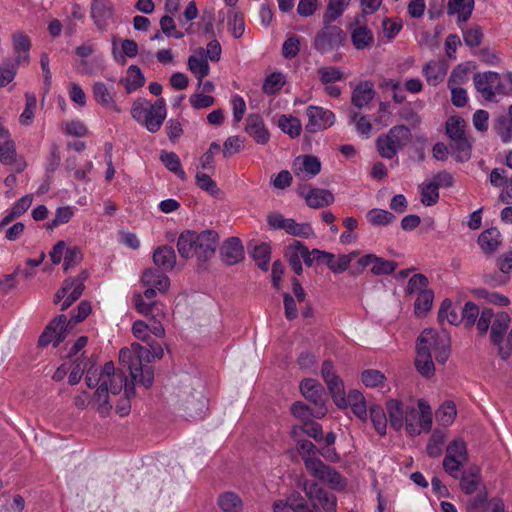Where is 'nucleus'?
<instances>
[{
	"mask_svg": "<svg viewBox=\"0 0 512 512\" xmlns=\"http://www.w3.org/2000/svg\"><path fill=\"white\" fill-rule=\"evenodd\" d=\"M85 381L89 388L96 387L91 404L102 417H107L112 410L109 394L117 395L121 392L125 384V374L115 370L113 362H107L100 370L89 368Z\"/></svg>",
	"mask_w": 512,
	"mask_h": 512,
	"instance_id": "nucleus-1",
	"label": "nucleus"
},
{
	"mask_svg": "<svg viewBox=\"0 0 512 512\" xmlns=\"http://www.w3.org/2000/svg\"><path fill=\"white\" fill-rule=\"evenodd\" d=\"M148 348L139 343L131 344L130 348H122L119 352V361L127 365L134 382L146 388L152 386L154 381V369L150 363L154 359H161L164 355L162 346L149 340Z\"/></svg>",
	"mask_w": 512,
	"mask_h": 512,
	"instance_id": "nucleus-2",
	"label": "nucleus"
},
{
	"mask_svg": "<svg viewBox=\"0 0 512 512\" xmlns=\"http://www.w3.org/2000/svg\"><path fill=\"white\" fill-rule=\"evenodd\" d=\"M218 240V233L214 230H204L200 233L187 230L178 237V253L184 259L195 256L198 260L206 262L214 255Z\"/></svg>",
	"mask_w": 512,
	"mask_h": 512,
	"instance_id": "nucleus-3",
	"label": "nucleus"
},
{
	"mask_svg": "<svg viewBox=\"0 0 512 512\" xmlns=\"http://www.w3.org/2000/svg\"><path fill=\"white\" fill-rule=\"evenodd\" d=\"M424 348L438 363H445L450 356V338L445 333H438L433 329H425L417 338L416 348Z\"/></svg>",
	"mask_w": 512,
	"mask_h": 512,
	"instance_id": "nucleus-4",
	"label": "nucleus"
},
{
	"mask_svg": "<svg viewBox=\"0 0 512 512\" xmlns=\"http://www.w3.org/2000/svg\"><path fill=\"white\" fill-rule=\"evenodd\" d=\"M473 82L476 90L487 101H494L497 95L508 94L507 88L498 72L485 71L475 73Z\"/></svg>",
	"mask_w": 512,
	"mask_h": 512,
	"instance_id": "nucleus-5",
	"label": "nucleus"
},
{
	"mask_svg": "<svg viewBox=\"0 0 512 512\" xmlns=\"http://www.w3.org/2000/svg\"><path fill=\"white\" fill-rule=\"evenodd\" d=\"M345 40L346 33L340 27L323 24L314 38L313 46L319 53L325 54L343 46Z\"/></svg>",
	"mask_w": 512,
	"mask_h": 512,
	"instance_id": "nucleus-6",
	"label": "nucleus"
},
{
	"mask_svg": "<svg viewBox=\"0 0 512 512\" xmlns=\"http://www.w3.org/2000/svg\"><path fill=\"white\" fill-rule=\"evenodd\" d=\"M90 14L94 25L101 32H106L117 24L116 9L112 0H92Z\"/></svg>",
	"mask_w": 512,
	"mask_h": 512,
	"instance_id": "nucleus-7",
	"label": "nucleus"
},
{
	"mask_svg": "<svg viewBox=\"0 0 512 512\" xmlns=\"http://www.w3.org/2000/svg\"><path fill=\"white\" fill-rule=\"evenodd\" d=\"M305 468L313 477L326 482L334 490H342L346 486L341 474L320 459H305Z\"/></svg>",
	"mask_w": 512,
	"mask_h": 512,
	"instance_id": "nucleus-8",
	"label": "nucleus"
},
{
	"mask_svg": "<svg viewBox=\"0 0 512 512\" xmlns=\"http://www.w3.org/2000/svg\"><path fill=\"white\" fill-rule=\"evenodd\" d=\"M321 375L331 393L332 399L337 407L343 409L347 407L344 385L342 380L336 374L333 363L330 360L323 362Z\"/></svg>",
	"mask_w": 512,
	"mask_h": 512,
	"instance_id": "nucleus-9",
	"label": "nucleus"
},
{
	"mask_svg": "<svg viewBox=\"0 0 512 512\" xmlns=\"http://www.w3.org/2000/svg\"><path fill=\"white\" fill-rule=\"evenodd\" d=\"M409 131L389 130L387 134L379 136L376 143L379 154L383 158H393L397 151L407 143Z\"/></svg>",
	"mask_w": 512,
	"mask_h": 512,
	"instance_id": "nucleus-10",
	"label": "nucleus"
},
{
	"mask_svg": "<svg viewBox=\"0 0 512 512\" xmlns=\"http://www.w3.org/2000/svg\"><path fill=\"white\" fill-rule=\"evenodd\" d=\"M300 391L302 395L316 407V418H322L327 413L326 393L324 387L315 379H304L300 383Z\"/></svg>",
	"mask_w": 512,
	"mask_h": 512,
	"instance_id": "nucleus-11",
	"label": "nucleus"
},
{
	"mask_svg": "<svg viewBox=\"0 0 512 512\" xmlns=\"http://www.w3.org/2000/svg\"><path fill=\"white\" fill-rule=\"evenodd\" d=\"M304 492L314 507L321 506L325 512L336 511V496L325 491L318 483L306 482Z\"/></svg>",
	"mask_w": 512,
	"mask_h": 512,
	"instance_id": "nucleus-12",
	"label": "nucleus"
},
{
	"mask_svg": "<svg viewBox=\"0 0 512 512\" xmlns=\"http://www.w3.org/2000/svg\"><path fill=\"white\" fill-rule=\"evenodd\" d=\"M178 397L189 417L197 418L206 409V399L202 392L194 393L190 384L184 385V389L179 392Z\"/></svg>",
	"mask_w": 512,
	"mask_h": 512,
	"instance_id": "nucleus-13",
	"label": "nucleus"
},
{
	"mask_svg": "<svg viewBox=\"0 0 512 512\" xmlns=\"http://www.w3.org/2000/svg\"><path fill=\"white\" fill-rule=\"evenodd\" d=\"M449 137V149L457 162H466L471 158L472 144L465 130H446Z\"/></svg>",
	"mask_w": 512,
	"mask_h": 512,
	"instance_id": "nucleus-14",
	"label": "nucleus"
},
{
	"mask_svg": "<svg viewBox=\"0 0 512 512\" xmlns=\"http://www.w3.org/2000/svg\"><path fill=\"white\" fill-rule=\"evenodd\" d=\"M66 322L67 318L65 315L55 317L39 337L38 344L46 347L52 343L53 346L57 347L65 339Z\"/></svg>",
	"mask_w": 512,
	"mask_h": 512,
	"instance_id": "nucleus-15",
	"label": "nucleus"
},
{
	"mask_svg": "<svg viewBox=\"0 0 512 512\" xmlns=\"http://www.w3.org/2000/svg\"><path fill=\"white\" fill-rule=\"evenodd\" d=\"M292 171L300 180H308L320 173L321 162L316 156L300 155L294 160Z\"/></svg>",
	"mask_w": 512,
	"mask_h": 512,
	"instance_id": "nucleus-16",
	"label": "nucleus"
},
{
	"mask_svg": "<svg viewBox=\"0 0 512 512\" xmlns=\"http://www.w3.org/2000/svg\"><path fill=\"white\" fill-rule=\"evenodd\" d=\"M299 195L305 199V202L309 207L314 209L329 206L334 202V195L327 189H307L303 186L299 190Z\"/></svg>",
	"mask_w": 512,
	"mask_h": 512,
	"instance_id": "nucleus-17",
	"label": "nucleus"
},
{
	"mask_svg": "<svg viewBox=\"0 0 512 512\" xmlns=\"http://www.w3.org/2000/svg\"><path fill=\"white\" fill-rule=\"evenodd\" d=\"M11 40L14 53L13 61L20 65H29L30 50L32 48L30 37L22 31H17L12 34Z\"/></svg>",
	"mask_w": 512,
	"mask_h": 512,
	"instance_id": "nucleus-18",
	"label": "nucleus"
},
{
	"mask_svg": "<svg viewBox=\"0 0 512 512\" xmlns=\"http://www.w3.org/2000/svg\"><path fill=\"white\" fill-rule=\"evenodd\" d=\"M220 257L227 265H235L244 259V248L239 238L230 237L220 248Z\"/></svg>",
	"mask_w": 512,
	"mask_h": 512,
	"instance_id": "nucleus-19",
	"label": "nucleus"
},
{
	"mask_svg": "<svg viewBox=\"0 0 512 512\" xmlns=\"http://www.w3.org/2000/svg\"><path fill=\"white\" fill-rule=\"evenodd\" d=\"M306 114L309 120L306 128H329L334 125L335 115L328 109L319 106H309Z\"/></svg>",
	"mask_w": 512,
	"mask_h": 512,
	"instance_id": "nucleus-20",
	"label": "nucleus"
},
{
	"mask_svg": "<svg viewBox=\"0 0 512 512\" xmlns=\"http://www.w3.org/2000/svg\"><path fill=\"white\" fill-rule=\"evenodd\" d=\"M0 162L4 165L14 166L17 173L22 172L27 164L24 160H18L14 141L7 140L0 143Z\"/></svg>",
	"mask_w": 512,
	"mask_h": 512,
	"instance_id": "nucleus-21",
	"label": "nucleus"
},
{
	"mask_svg": "<svg viewBox=\"0 0 512 512\" xmlns=\"http://www.w3.org/2000/svg\"><path fill=\"white\" fill-rule=\"evenodd\" d=\"M448 71L445 61L431 60L427 62L422 69V73L429 85L437 86L444 79Z\"/></svg>",
	"mask_w": 512,
	"mask_h": 512,
	"instance_id": "nucleus-22",
	"label": "nucleus"
},
{
	"mask_svg": "<svg viewBox=\"0 0 512 512\" xmlns=\"http://www.w3.org/2000/svg\"><path fill=\"white\" fill-rule=\"evenodd\" d=\"M141 281L144 286L154 287L159 292H166L170 285L169 277L156 268L146 269L143 272Z\"/></svg>",
	"mask_w": 512,
	"mask_h": 512,
	"instance_id": "nucleus-23",
	"label": "nucleus"
},
{
	"mask_svg": "<svg viewBox=\"0 0 512 512\" xmlns=\"http://www.w3.org/2000/svg\"><path fill=\"white\" fill-rule=\"evenodd\" d=\"M375 96L374 85L371 81H361L352 92L351 102L357 108L367 106Z\"/></svg>",
	"mask_w": 512,
	"mask_h": 512,
	"instance_id": "nucleus-24",
	"label": "nucleus"
},
{
	"mask_svg": "<svg viewBox=\"0 0 512 512\" xmlns=\"http://www.w3.org/2000/svg\"><path fill=\"white\" fill-rule=\"evenodd\" d=\"M351 42L356 50L369 48L374 42V35L366 25H351Z\"/></svg>",
	"mask_w": 512,
	"mask_h": 512,
	"instance_id": "nucleus-25",
	"label": "nucleus"
},
{
	"mask_svg": "<svg viewBox=\"0 0 512 512\" xmlns=\"http://www.w3.org/2000/svg\"><path fill=\"white\" fill-rule=\"evenodd\" d=\"M510 316L506 312L497 313L491 324L490 340L495 345H500L504 340V334L509 328Z\"/></svg>",
	"mask_w": 512,
	"mask_h": 512,
	"instance_id": "nucleus-26",
	"label": "nucleus"
},
{
	"mask_svg": "<svg viewBox=\"0 0 512 512\" xmlns=\"http://www.w3.org/2000/svg\"><path fill=\"white\" fill-rule=\"evenodd\" d=\"M153 262L163 271H171L176 265L174 249L168 245L159 246L153 253Z\"/></svg>",
	"mask_w": 512,
	"mask_h": 512,
	"instance_id": "nucleus-27",
	"label": "nucleus"
},
{
	"mask_svg": "<svg viewBox=\"0 0 512 512\" xmlns=\"http://www.w3.org/2000/svg\"><path fill=\"white\" fill-rule=\"evenodd\" d=\"M146 127H160L166 118V101L158 98L153 104L148 101Z\"/></svg>",
	"mask_w": 512,
	"mask_h": 512,
	"instance_id": "nucleus-28",
	"label": "nucleus"
},
{
	"mask_svg": "<svg viewBox=\"0 0 512 512\" xmlns=\"http://www.w3.org/2000/svg\"><path fill=\"white\" fill-rule=\"evenodd\" d=\"M474 0H448V14L457 15V22H467L474 9Z\"/></svg>",
	"mask_w": 512,
	"mask_h": 512,
	"instance_id": "nucleus-29",
	"label": "nucleus"
},
{
	"mask_svg": "<svg viewBox=\"0 0 512 512\" xmlns=\"http://www.w3.org/2000/svg\"><path fill=\"white\" fill-rule=\"evenodd\" d=\"M501 233L497 228L483 231L478 237V245L485 254L494 253L501 244Z\"/></svg>",
	"mask_w": 512,
	"mask_h": 512,
	"instance_id": "nucleus-30",
	"label": "nucleus"
},
{
	"mask_svg": "<svg viewBox=\"0 0 512 512\" xmlns=\"http://www.w3.org/2000/svg\"><path fill=\"white\" fill-rule=\"evenodd\" d=\"M386 409L389 414L390 425L393 429L399 431L404 426L405 406L397 399H390L386 403Z\"/></svg>",
	"mask_w": 512,
	"mask_h": 512,
	"instance_id": "nucleus-31",
	"label": "nucleus"
},
{
	"mask_svg": "<svg viewBox=\"0 0 512 512\" xmlns=\"http://www.w3.org/2000/svg\"><path fill=\"white\" fill-rule=\"evenodd\" d=\"M93 95L98 104L106 109L119 111L110 89L103 82H96L93 85Z\"/></svg>",
	"mask_w": 512,
	"mask_h": 512,
	"instance_id": "nucleus-32",
	"label": "nucleus"
},
{
	"mask_svg": "<svg viewBox=\"0 0 512 512\" xmlns=\"http://www.w3.org/2000/svg\"><path fill=\"white\" fill-rule=\"evenodd\" d=\"M415 367L417 371L424 377L429 378L434 375L435 366L432 355L424 348H416Z\"/></svg>",
	"mask_w": 512,
	"mask_h": 512,
	"instance_id": "nucleus-33",
	"label": "nucleus"
},
{
	"mask_svg": "<svg viewBox=\"0 0 512 512\" xmlns=\"http://www.w3.org/2000/svg\"><path fill=\"white\" fill-rule=\"evenodd\" d=\"M346 398L347 406H350L353 413L361 420L367 419V407L363 394L358 390H351Z\"/></svg>",
	"mask_w": 512,
	"mask_h": 512,
	"instance_id": "nucleus-34",
	"label": "nucleus"
},
{
	"mask_svg": "<svg viewBox=\"0 0 512 512\" xmlns=\"http://www.w3.org/2000/svg\"><path fill=\"white\" fill-rule=\"evenodd\" d=\"M188 69L191 73L198 79L199 85L202 83L203 79L208 76L210 72V67L207 61V58L203 56H195L191 55L188 58Z\"/></svg>",
	"mask_w": 512,
	"mask_h": 512,
	"instance_id": "nucleus-35",
	"label": "nucleus"
},
{
	"mask_svg": "<svg viewBox=\"0 0 512 512\" xmlns=\"http://www.w3.org/2000/svg\"><path fill=\"white\" fill-rule=\"evenodd\" d=\"M160 160L169 171L177 175L181 180L185 181L187 179V175L176 153L163 150L160 153Z\"/></svg>",
	"mask_w": 512,
	"mask_h": 512,
	"instance_id": "nucleus-36",
	"label": "nucleus"
},
{
	"mask_svg": "<svg viewBox=\"0 0 512 512\" xmlns=\"http://www.w3.org/2000/svg\"><path fill=\"white\" fill-rule=\"evenodd\" d=\"M350 0H329L326 11L323 15V24H332L336 21L346 8L348 7Z\"/></svg>",
	"mask_w": 512,
	"mask_h": 512,
	"instance_id": "nucleus-37",
	"label": "nucleus"
},
{
	"mask_svg": "<svg viewBox=\"0 0 512 512\" xmlns=\"http://www.w3.org/2000/svg\"><path fill=\"white\" fill-rule=\"evenodd\" d=\"M145 84V77L140 68L136 65H131L127 70V77L125 79V90L127 93H132L141 88Z\"/></svg>",
	"mask_w": 512,
	"mask_h": 512,
	"instance_id": "nucleus-38",
	"label": "nucleus"
},
{
	"mask_svg": "<svg viewBox=\"0 0 512 512\" xmlns=\"http://www.w3.org/2000/svg\"><path fill=\"white\" fill-rule=\"evenodd\" d=\"M480 482L481 476L479 469L471 468L468 472L463 474L460 481V487L464 493L471 495L477 490Z\"/></svg>",
	"mask_w": 512,
	"mask_h": 512,
	"instance_id": "nucleus-39",
	"label": "nucleus"
},
{
	"mask_svg": "<svg viewBox=\"0 0 512 512\" xmlns=\"http://www.w3.org/2000/svg\"><path fill=\"white\" fill-rule=\"evenodd\" d=\"M458 76V72L454 70L448 80V87L451 89V101L453 105L457 107H464L467 103L468 96L467 92L463 88L455 87L457 83L456 77Z\"/></svg>",
	"mask_w": 512,
	"mask_h": 512,
	"instance_id": "nucleus-40",
	"label": "nucleus"
},
{
	"mask_svg": "<svg viewBox=\"0 0 512 512\" xmlns=\"http://www.w3.org/2000/svg\"><path fill=\"white\" fill-rule=\"evenodd\" d=\"M218 505L223 512H240L242 501L239 496L233 492H225L218 498Z\"/></svg>",
	"mask_w": 512,
	"mask_h": 512,
	"instance_id": "nucleus-41",
	"label": "nucleus"
},
{
	"mask_svg": "<svg viewBox=\"0 0 512 512\" xmlns=\"http://www.w3.org/2000/svg\"><path fill=\"white\" fill-rule=\"evenodd\" d=\"M271 249L267 243H260L254 246L251 256L255 260L257 266L267 271L270 262Z\"/></svg>",
	"mask_w": 512,
	"mask_h": 512,
	"instance_id": "nucleus-42",
	"label": "nucleus"
},
{
	"mask_svg": "<svg viewBox=\"0 0 512 512\" xmlns=\"http://www.w3.org/2000/svg\"><path fill=\"white\" fill-rule=\"evenodd\" d=\"M434 292L431 289L421 291L414 303V311L417 316H423L432 308Z\"/></svg>",
	"mask_w": 512,
	"mask_h": 512,
	"instance_id": "nucleus-43",
	"label": "nucleus"
},
{
	"mask_svg": "<svg viewBox=\"0 0 512 512\" xmlns=\"http://www.w3.org/2000/svg\"><path fill=\"white\" fill-rule=\"evenodd\" d=\"M369 412L375 430L379 435L384 436L387 429V417L384 409L379 405H373L370 407Z\"/></svg>",
	"mask_w": 512,
	"mask_h": 512,
	"instance_id": "nucleus-44",
	"label": "nucleus"
},
{
	"mask_svg": "<svg viewBox=\"0 0 512 512\" xmlns=\"http://www.w3.org/2000/svg\"><path fill=\"white\" fill-rule=\"evenodd\" d=\"M121 47H122V54H120L119 56L117 55L116 46H114V48H113V56L117 63H120L123 65L126 63L125 57L134 58L138 54V44L134 40H131V39L123 40Z\"/></svg>",
	"mask_w": 512,
	"mask_h": 512,
	"instance_id": "nucleus-45",
	"label": "nucleus"
},
{
	"mask_svg": "<svg viewBox=\"0 0 512 512\" xmlns=\"http://www.w3.org/2000/svg\"><path fill=\"white\" fill-rule=\"evenodd\" d=\"M457 414L456 406L451 401L444 402L436 411V420L443 426L450 425Z\"/></svg>",
	"mask_w": 512,
	"mask_h": 512,
	"instance_id": "nucleus-46",
	"label": "nucleus"
},
{
	"mask_svg": "<svg viewBox=\"0 0 512 512\" xmlns=\"http://www.w3.org/2000/svg\"><path fill=\"white\" fill-rule=\"evenodd\" d=\"M285 231L293 236L302 237L305 239L314 236V231L309 223H297L294 219L289 218Z\"/></svg>",
	"mask_w": 512,
	"mask_h": 512,
	"instance_id": "nucleus-47",
	"label": "nucleus"
},
{
	"mask_svg": "<svg viewBox=\"0 0 512 512\" xmlns=\"http://www.w3.org/2000/svg\"><path fill=\"white\" fill-rule=\"evenodd\" d=\"M74 215V209L70 206H63L56 209L53 219L46 223V229L54 228L68 223Z\"/></svg>",
	"mask_w": 512,
	"mask_h": 512,
	"instance_id": "nucleus-48",
	"label": "nucleus"
},
{
	"mask_svg": "<svg viewBox=\"0 0 512 512\" xmlns=\"http://www.w3.org/2000/svg\"><path fill=\"white\" fill-rule=\"evenodd\" d=\"M463 40L470 48H476L482 43L484 34L479 25H471L462 30Z\"/></svg>",
	"mask_w": 512,
	"mask_h": 512,
	"instance_id": "nucleus-49",
	"label": "nucleus"
},
{
	"mask_svg": "<svg viewBox=\"0 0 512 512\" xmlns=\"http://www.w3.org/2000/svg\"><path fill=\"white\" fill-rule=\"evenodd\" d=\"M420 201L425 206H432L438 202L439 189L431 181L419 185Z\"/></svg>",
	"mask_w": 512,
	"mask_h": 512,
	"instance_id": "nucleus-50",
	"label": "nucleus"
},
{
	"mask_svg": "<svg viewBox=\"0 0 512 512\" xmlns=\"http://www.w3.org/2000/svg\"><path fill=\"white\" fill-rule=\"evenodd\" d=\"M366 217L368 222L374 226H386L395 220L394 214L383 209H372Z\"/></svg>",
	"mask_w": 512,
	"mask_h": 512,
	"instance_id": "nucleus-51",
	"label": "nucleus"
},
{
	"mask_svg": "<svg viewBox=\"0 0 512 512\" xmlns=\"http://www.w3.org/2000/svg\"><path fill=\"white\" fill-rule=\"evenodd\" d=\"M397 267V262L393 260H386L375 255V260L371 267V273L376 276L390 275L397 269Z\"/></svg>",
	"mask_w": 512,
	"mask_h": 512,
	"instance_id": "nucleus-52",
	"label": "nucleus"
},
{
	"mask_svg": "<svg viewBox=\"0 0 512 512\" xmlns=\"http://www.w3.org/2000/svg\"><path fill=\"white\" fill-rule=\"evenodd\" d=\"M447 320L452 325H457L461 322L456 310L452 307V302L449 299H444L438 311V321L443 322Z\"/></svg>",
	"mask_w": 512,
	"mask_h": 512,
	"instance_id": "nucleus-53",
	"label": "nucleus"
},
{
	"mask_svg": "<svg viewBox=\"0 0 512 512\" xmlns=\"http://www.w3.org/2000/svg\"><path fill=\"white\" fill-rule=\"evenodd\" d=\"M284 84L285 80L283 74L274 72L265 78L262 90L265 94L272 95L281 90Z\"/></svg>",
	"mask_w": 512,
	"mask_h": 512,
	"instance_id": "nucleus-54",
	"label": "nucleus"
},
{
	"mask_svg": "<svg viewBox=\"0 0 512 512\" xmlns=\"http://www.w3.org/2000/svg\"><path fill=\"white\" fill-rule=\"evenodd\" d=\"M197 186L206 191L213 197H219L221 194L216 182L207 174L197 172L195 176Z\"/></svg>",
	"mask_w": 512,
	"mask_h": 512,
	"instance_id": "nucleus-55",
	"label": "nucleus"
},
{
	"mask_svg": "<svg viewBox=\"0 0 512 512\" xmlns=\"http://www.w3.org/2000/svg\"><path fill=\"white\" fill-rule=\"evenodd\" d=\"M25 98V108L19 117V121L21 125L29 126L32 123L34 113L37 107V99L36 96L31 93H26Z\"/></svg>",
	"mask_w": 512,
	"mask_h": 512,
	"instance_id": "nucleus-56",
	"label": "nucleus"
},
{
	"mask_svg": "<svg viewBox=\"0 0 512 512\" xmlns=\"http://www.w3.org/2000/svg\"><path fill=\"white\" fill-rule=\"evenodd\" d=\"M419 427L429 432L432 427V410L430 405L423 399L418 400Z\"/></svg>",
	"mask_w": 512,
	"mask_h": 512,
	"instance_id": "nucleus-57",
	"label": "nucleus"
},
{
	"mask_svg": "<svg viewBox=\"0 0 512 512\" xmlns=\"http://www.w3.org/2000/svg\"><path fill=\"white\" fill-rule=\"evenodd\" d=\"M429 284L428 278L423 274L413 275L405 288L407 295L419 294L421 291H426Z\"/></svg>",
	"mask_w": 512,
	"mask_h": 512,
	"instance_id": "nucleus-58",
	"label": "nucleus"
},
{
	"mask_svg": "<svg viewBox=\"0 0 512 512\" xmlns=\"http://www.w3.org/2000/svg\"><path fill=\"white\" fill-rule=\"evenodd\" d=\"M20 64L13 60H7L0 67V86H6L12 82L17 74Z\"/></svg>",
	"mask_w": 512,
	"mask_h": 512,
	"instance_id": "nucleus-59",
	"label": "nucleus"
},
{
	"mask_svg": "<svg viewBox=\"0 0 512 512\" xmlns=\"http://www.w3.org/2000/svg\"><path fill=\"white\" fill-rule=\"evenodd\" d=\"M418 412L419 411H417L413 405L405 406L404 424L406 426V431L411 436L419 435L421 432L418 425L414 423L415 420L418 418Z\"/></svg>",
	"mask_w": 512,
	"mask_h": 512,
	"instance_id": "nucleus-60",
	"label": "nucleus"
},
{
	"mask_svg": "<svg viewBox=\"0 0 512 512\" xmlns=\"http://www.w3.org/2000/svg\"><path fill=\"white\" fill-rule=\"evenodd\" d=\"M361 380L366 387L374 388L384 384V374L376 369H367L362 372Z\"/></svg>",
	"mask_w": 512,
	"mask_h": 512,
	"instance_id": "nucleus-61",
	"label": "nucleus"
},
{
	"mask_svg": "<svg viewBox=\"0 0 512 512\" xmlns=\"http://www.w3.org/2000/svg\"><path fill=\"white\" fill-rule=\"evenodd\" d=\"M83 259V253L82 250L77 246L68 247L66 249V253L64 255V264L63 268L64 271L67 272L68 270L76 267L79 265V263Z\"/></svg>",
	"mask_w": 512,
	"mask_h": 512,
	"instance_id": "nucleus-62",
	"label": "nucleus"
},
{
	"mask_svg": "<svg viewBox=\"0 0 512 512\" xmlns=\"http://www.w3.org/2000/svg\"><path fill=\"white\" fill-rule=\"evenodd\" d=\"M478 316L479 307L471 301L466 302L462 309V317L460 318L465 327L471 328L476 323Z\"/></svg>",
	"mask_w": 512,
	"mask_h": 512,
	"instance_id": "nucleus-63",
	"label": "nucleus"
},
{
	"mask_svg": "<svg viewBox=\"0 0 512 512\" xmlns=\"http://www.w3.org/2000/svg\"><path fill=\"white\" fill-rule=\"evenodd\" d=\"M487 498L488 496L485 491H481L476 496L469 498L466 503L467 512H485L488 506Z\"/></svg>",
	"mask_w": 512,
	"mask_h": 512,
	"instance_id": "nucleus-64",
	"label": "nucleus"
}]
</instances>
